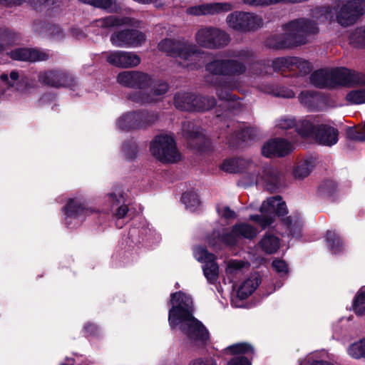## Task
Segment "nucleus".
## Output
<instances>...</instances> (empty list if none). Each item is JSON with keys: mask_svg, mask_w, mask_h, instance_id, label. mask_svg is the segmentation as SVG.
I'll return each mask as SVG.
<instances>
[{"mask_svg": "<svg viewBox=\"0 0 365 365\" xmlns=\"http://www.w3.org/2000/svg\"><path fill=\"white\" fill-rule=\"evenodd\" d=\"M334 9L329 6L317 7L312 11V20L301 18L282 26L283 34L269 36L266 46L274 49L290 48L307 43L319 32L318 24L334 19L343 26L354 24L365 13V0H334Z\"/></svg>", "mask_w": 365, "mask_h": 365, "instance_id": "1", "label": "nucleus"}, {"mask_svg": "<svg viewBox=\"0 0 365 365\" xmlns=\"http://www.w3.org/2000/svg\"><path fill=\"white\" fill-rule=\"evenodd\" d=\"M158 48L170 56L179 58L180 64L184 68L194 70L202 66L204 51L188 41L164 39L159 43Z\"/></svg>", "mask_w": 365, "mask_h": 365, "instance_id": "2", "label": "nucleus"}, {"mask_svg": "<svg viewBox=\"0 0 365 365\" xmlns=\"http://www.w3.org/2000/svg\"><path fill=\"white\" fill-rule=\"evenodd\" d=\"M252 56L250 50L233 51L230 58L214 60L205 66V69L215 76H240L246 72Z\"/></svg>", "mask_w": 365, "mask_h": 365, "instance_id": "3", "label": "nucleus"}, {"mask_svg": "<svg viewBox=\"0 0 365 365\" xmlns=\"http://www.w3.org/2000/svg\"><path fill=\"white\" fill-rule=\"evenodd\" d=\"M298 134L303 138L314 139L319 144L331 146L337 143L339 132L333 126L310 118L302 122L298 127Z\"/></svg>", "mask_w": 365, "mask_h": 365, "instance_id": "4", "label": "nucleus"}, {"mask_svg": "<svg viewBox=\"0 0 365 365\" xmlns=\"http://www.w3.org/2000/svg\"><path fill=\"white\" fill-rule=\"evenodd\" d=\"M205 81L215 87L216 94L218 98L222 102L217 108V116L220 117L224 115V112L220 111V108H226L225 113H236L240 110L242 103L232 93V91L236 88V83L234 81H221L218 77L213 76H207Z\"/></svg>", "mask_w": 365, "mask_h": 365, "instance_id": "5", "label": "nucleus"}, {"mask_svg": "<svg viewBox=\"0 0 365 365\" xmlns=\"http://www.w3.org/2000/svg\"><path fill=\"white\" fill-rule=\"evenodd\" d=\"M150 150L154 158L164 163H175L182 158L173 137L169 135L155 136L150 142Z\"/></svg>", "mask_w": 365, "mask_h": 365, "instance_id": "6", "label": "nucleus"}, {"mask_svg": "<svg viewBox=\"0 0 365 365\" xmlns=\"http://www.w3.org/2000/svg\"><path fill=\"white\" fill-rule=\"evenodd\" d=\"M284 176L279 169L270 165L259 166L255 163V168L252 169L249 185L260 184L270 192L278 190L282 185Z\"/></svg>", "mask_w": 365, "mask_h": 365, "instance_id": "7", "label": "nucleus"}, {"mask_svg": "<svg viewBox=\"0 0 365 365\" xmlns=\"http://www.w3.org/2000/svg\"><path fill=\"white\" fill-rule=\"evenodd\" d=\"M228 27L239 33H249L262 27V17L253 12L235 11L227 15Z\"/></svg>", "mask_w": 365, "mask_h": 365, "instance_id": "8", "label": "nucleus"}, {"mask_svg": "<svg viewBox=\"0 0 365 365\" xmlns=\"http://www.w3.org/2000/svg\"><path fill=\"white\" fill-rule=\"evenodd\" d=\"M261 215H251L250 219L257 222L262 229H265L274 220L276 215L284 216L287 214L285 202L280 196L267 198L260 207Z\"/></svg>", "mask_w": 365, "mask_h": 365, "instance_id": "9", "label": "nucleus"}, {"mask_svg": "<svg viewBox=\"0 0 365 365\" xmlns=\"http://www.w3.org/2000/svg\"><path fill=\"white\" fill-rule=\"evenodd\" d=\"M195 41L201 47L217 49L227 46L230 37L224 30L213 26H205L195 34Z\"/></svg>", "mask_w": 365, "mask_h": 365, "instance_id": "10", "label": "nucleus"}, {"mask_svg": "<svg viewBox=\"0 0 365 365\" xmlns=\"http://www.w3.org/2000/svg\"><path fill=\"white\" fill-rule=\"evenodd\" d=\"M96 212V209L88 207L81 197L71 198L63 208L65 223L70 228L80 225L86 216Z\"/></svg>", "mask_w": 365, "mask_h": 365, "instance_id": "11", "label": "nucleus"}, {"mask_svg": "<svg viewBox=\"0 0 365 365\" xmlns=\"http://www.w3.org/2000/svg\"><path fill=\"white\" fill-rule=\"evenodd\" d=\"M170 303L172 307L169 310L168 319H197L190 296L181 291L173 293Z\"/></svg>", "mask_w": 365, "mask_h": 365, "instance_id": "12", "label": "nucleus"}, {"mask_svg": "<svg viewBox=\"0 0 365 365\" xmlns=\"http://www.w3.org/2000/svg\"><path fill=\"white\" fill-rule=\"evenodd\" d=\"M169 89L167 82L162 80L154 81L150 77V83L143 91L133 92L130 99L140 104L150 103L157 101L160 96L165 94Z\"/></svg>", "mask_w": 365, "mask_h": 365, "instance_id": "13", "label": "nucleus"}, {"mask_svg": "<svg viewBox=\"0 0 365 365\" xmlns=\"http://www.w3.org/2000/svg\"><path fill=\"white\" fill-rule=\"evenodd\" d=\"M146 36L144 33L135 29H123L113 33L110 42L115 47L135 48L145 43Z\"/></svg>", "mask_w": 365, "mask_h": 365, "instance_id": "14", "label": "nucleus"}, {"mask_svg": "<svg viewBox=\"0 0 365 365\" xmlns=\"http://www.w3.org/2000/svg\"><path fill=\"white\" fill-rule=\"evenodd\" d=\"M103 210L110 212L118 220L127 216L128 207L125 203V197L120 188H115L106 195Z\"/></svg>", "mask_w": 365, "mask_h": 365, "instance_id": "15", "label": "nucleus"}, {"mask_svg": "<svg viewBox=\"0 0 365 365\" xmlns=\"http://www.w3.org/2000/svg\"><path fill=\"white\" fill-rule=\"evenodd\" d=\"M171 328L179 327L182 331L192 341L206 342L209 332L201 321H169Z\"/></svg>", "mask_w": 365, "mask_h": 365, "instance_id": "16", "label": "nucleus"}, {"mask_svg": "<svg viewBox=\"0 0 365 365\" xmlns=\"http://www.w3.org/2000/svg\"><path fill=\"white\" fill-rule=\"evenodd\" d=\"M193 254L198 262L203 263V273L207 282L215 284L219 276V267L215 262V256L201 247H196Z\"/></svg>", "mask_w": 365, "mask_h": 365, "instance_id": "17", "label": "nucleus"}, {"mask_svg": "<svg viewBox=\"0 0 365 365\" xmlns=\"http://www.w3.org/2000/svg\"><path fill=\"white\" fill-rule=\"evenodd\" d=\"M38 81L50 86L60 88L68 87L74 90L78 83L76 80L68 73L62 71H48L38 75Z\"/></svg>", "mask_w": 365, "mask_h": 365, "instance_id": "18", "label": "nucleus"}, {"mask_svg": "<svg viewBox=\"0 0 365 365\" xmlns=\"http://www.w3.org/2000/svg\"><path fill=\"white\" fill-rule=\"evenodd\" d=\"M103 55L110 65L117 68H133L138 66L140 63V56L131 51H110L105 52Z\"/></svg>", "mask_w": 365, "mask_h": 365, "instance_id": "19", "label": "nucleus"}, {"mask_svg": "<svg viewBox=\"0 0 365 365\" xmlns=\"http://www.w3.org/2000/svg\"><path fill=\"white\" fill-rule=\"evenodd\" d=\"M116 81L124 87L137 88L143 91L150 83V76L140 71H124L118 74Z\"/></svg>", "mask_w": 365, "mask_h": 365, "instance_id": "20", "label": "nucleus"}, {"mask_svg": "<svg viewBox=\"0 0 365 365\" xmlns=\"http://www.w3.org/2000/svg\"><path fill=\"white\" fill-rule=\"evenodd\" d=\"M332 87L336 85L354 86L365 83V76L362 73L340 68L330 70Z\"/></svg>", "mask_w": 365, "mask_h": 365, "instance_id": "21", "label": "nucleus"}, {"mask_svg": "<svg viewBox=\"0 0 365 365\" xmlns=\"http://www.w3.org/2000/svg\"><path fill=\"white\" fill-rule=\"evenodd\" d=\"M135 23L136 21L130 17L109 16L93 21L90 27L93 29V32L103 35L106 34L109 29L124 25L133 26Z\"/></svg>", "mask_w": 365, "mask_h": 365, "instance_id": "22", "label": "nucleus"}, {"mask_svg": "<svg viewBox=\"0 0 365 365\" xmlns=\"http://www.w3.org/2000/svg\"><path fill=\"white\" fill-rule=\"evenodd\" d=\"M182 131L184 137L187 140V145L200 151L205 150L207 143L205 135L201 132L200 128L196 126L193 122L184 121L182 124Z\"/></svg>", "mask_w": 365, "mask_h": 365, "instance_id": "23", "label": "nucleus"}, {"mask_svg": "<svg viewBox=\"0 0 365 365\" xmlns=\"http://www.w3.org/2000/svg\"><path fill=\"white\" fill-rule=\"evenodd\" d=\"M233 8L230 2L207 3L188 7L186 13L192 16L217 15L232 11Z\"/></svg>", "mask_w": 365, "mask_h": 365, "instance_id": "24", "label": "nucleus"}, {"mask_svg": "<svg viewBox=\"0 0 365 365\" xmlns=\"http://www.w3.org/2000/svg\"><path fill=\"white\" fill-rule=\"evenodd\" d=\"M257 230L247 223H239L234 225L230 232L222 236L221 240L225 244L233 245L239 239H252L257 236Z\"/></svg>", "mask_w": 365, "mask_h": 365, "instance_id": "25", "label": "nucleus"}, {"mask_svg": "<svg viewBox=\"0 0 365 365\" xmlns=\"http://www.w3.org/2000/svg\"><path fill=\"white\" fill-rule=\"evenodd\" d=\"M294 150L293 145L282 138H274L266 142L262 148V153L267 158L283 157Z\"/></svg>", "mask_w": 365, "mask_h": 365, "instance_id": "26", "label": "nucleus"}, {"mask_svg": "<svg viewBox=\"0 0 365 365\" xmlns=\"http://www.w3.org/2000/svg\"><path fill=\"white\" fill-rule=\"evenodd\" d=\"M220 168L230 173L245 172V178L249 180L252 169L255 168V163L244 158L228 159L224 160Z\"/></svg>", "mask_w": 365, "mask_h": 365, "instance_id": "27", "label": "nucleus"}, {"mask_svg": "<svg viewBox=\"0 0 365 365\" xmlns=\"http://www.w3.org/2000/svg\"><path fill=\"white\" fill-rule=\"evenodd\" d=\"M10 56L14 60L28 61H44L48 58V54L45 51L27 48L12 51Z\"/></svg>", "mask_w": 365, "mask_h": 365, "instance_id": "28", "label": "nucleus"}, {"mask_svg": "<svg viewBox=\"0 0 365 365\" xmlns=\"http://www.w3.org/2000/svg\"><path fill=\"white\" fill-rule=\"evenodd\" d=\"M174 103L175 107L181 110L194 111V109H205L204 105L195 103V94L189 92H179L175 95Z\"/></svg>", "mask_w": 365, "mask_h": 365, "instance_id": "29", "label": "nucleus"}, {"mask_svg": "<svg viewBox=\"0 0 365 365\" xmlns=\"http://www.w3.org/2000/svg\"><path fill=\"white\" fill-rule=\"evenodd\" d=\"M19 74L18 72L14 71H11L9 77L7 74H1L0 78L2 81L6 82L10 87H16V89L21 93L28 92L30 88L29 84V79L26 77H21L19 80Z\"/></svg>", "mask_w": 365, "mask_h": 365, "instance_id": "30", "label": "nucleus"}, {"mask_svg": "<svg viewBox=\"0 0 365 365\" xmlns=\"http://www.w3.org/2000/svg\"><path fill=\"white\" fill-rule=\"evenodd\" d=\"M138 118V111L127 112L117 120L116 126L125 131L140 129Z\"/></svg>", "mask_w": 365, "mask_h": 365, "instance_id": "31", "label": "nucleus"}, {"mask_svg": "<svg viewBox=\"0 0 365 365\" xmlns=\"http://www.w3.org/2000/svg\"><path fill=\"white\" fill-rule=\"evenodd\" d=\"M255 136L256 130L254 128L245 127L244 125H240L237 133L230 136L228 143L232 146H237L241 143L248 142L255 139Z\"/></svg>", "mask_w": 365, "mask_h": 365, "instance_id": "32", "label": "nucleus"}, {"mask_svg": "<svg viewBox=\"0 0 365 365\" xmlns=\"http://www.w3.org/2000/svg\"><path fill=\"white\" fill-rule=\"evenodd\" d=\"M299 100L300 103L310 111L318 110L322 103V96L315 91H306L301 92Z\"/></svg>", "mask_w": 365, "mask_h": 365, "instance_id": "33", "label": "nucleus"}, {"mask_svg": "<svg viewBox=\"0 0 365 365\" xmlns=\"http://www.w3.org/2000/svg\"><path fill=\"white\" fill-rule=\"evenodd\" d=\"M129 237L133 242H140L143 241H150L153 239L158 238L156 233L149 226L142 227L140 230L133 227L129 231Z\"/></svg>", "mask_w": 365, "mask_h": 365, "instance_id": "34", "label": "nucleus"}, {"mask_svg": "<svg viewBox=\"0 0 365 365\" xmlns=\"http://www.w3.org/2000/svg\"><path fill=\"white\" fill-rule=\"evenodd\" d=\"M330 70L321 69L313 72L310 76V82L316 87L324 88L332 87Z\"/></svg>", "mask_w": 365, "mask_h": 365, "instance_id": "35", "label": "nucleus"}, {"mask_svg": "<svg viewBox=\"0 0 365 365\" xmlns=\"http://www.w3.org/2000/svg\"><path fill=\"white\" fill-rule=\"evenodd\" d=\"M259 247L266 254L275 253L280 247V242L278 237L267 232L259 242Z\"/></svg>", "mask_w": 365, "mask_h": 365, "instance_id": "36", "label": "nucleus"}, {"mask_svg": "<svg viewBox=\"0 0 365 365\" xmlns=\"http://www.w3.org/2000/svg\"><path fill=\"white\" fill-rule=\"evenodd\" d=\"M259 282L260 279L259 276H251L240 286L237 290V297L242 299H246L254 292Z\"/></svg>", "mask_w": 365, "mask_h": 365, "instance_id": "37", "label": "nucleus"}, {"mask_svg": "<svg viewBox=\"0 0 365 365\" xmlns=\"http://www.w3.org/2000/svg\"><path fill=\"white\" fill-rule=\"evenodd\" d=\"M313 168L314 162L312 159L300 160L293 168V176L295 179L302 180L309 175Z\"/></svg>", "mask_w": 365, "mask_h": 365, "instance_id": "38", "label": "nucleus"}, {"mask_svg": "<svg viewBox=\"0 0 365 365\" xmlns=\"http://www.w3.org/2000/svg\"><path fill=\"white\" fill-rule=\"evenodd\" d=\"M245 267H248V263L243 261H229L226 267V274L230 281L232 282L237 277L241 276L243 274V270Z\"/></svg>", "mask_w": 365, "mask_h": 365, "instance_id": "39", "label": "nucleus"}, {"mask_svg": "<svg viewBox=\"0 0 365 365\" xmlns=\"http://www.w3.org/2000/svg\"><path fill=\"white\" fill-rule=\"evenodd\" d=\"M42 26H44L45 29L48 32V35L51 38L55 40H60L64 37L63 31L57 25H46L41 21H38L34 23V29L38 33H41Z\"/></svg>", "mask_w": 365, "mask_h": 365, "instance_id": "40", "label": "nucleus"}, {"mask_svg": "<svg viewBox=\"0 0 365 365\" xmlns=\"http://www.w3.org/2000/svg\"><path fill=\"white\" fill-rule=\"evenodd\" d=\"M140 129L145 128L155 123L159 118L158 113L147 110H138Z\"/></svg>", "mask_w": 365, "mask_h": 365, "instance_id": "41", "label": "nucleus"}, {"mask_svg": "<svg viewBox=\"0 0 365 365\" xmlns=\"http://www.w3.org/2000/svg\"><path fill=\"white\" fill-rule=\"evenodd\" d=\"M283 223L289 231L288 235H291L295 238H299L301 237L302 222L299 220L298 217H296L293 220L292 217L289 216L285 219H283Z\"/></svg>", "mask_w": 365, "mask_h": 365, "instance_id": "42", "label": "nucleus"}, {"mask_svg": "<svg viewBox=\"0 0 365 365\" xmlns=\"http://www.w3.org/2000/svg\"><path fill=\"white\" fill-rule=\"evenodd\" d=\"M352 310L358 316L365 315V287L356 292L353 300Z\"/></svg>", "mask_w": 365, "mask_h": 365, "instance_id": "43", "label": "nucleus"}, {"mask_svg": "<svg viewBox=\"0 0 365 365\" xmlns=\"http://www.w3.org/2000/svg\"><path fill=\"white\" fill-rule=\"evenodd\" d=\"M327 246L334 254L343 251V245L339 236L334 231H328L326 235Z\"/></svg>", "mask_w": 365, "mask_h": 365, "instance_id": "44", "label": "nucleus"}, {"mask_svg": "<svg viewBox=\"0 0 365 365\" xmlns=\"http://www.w3.org/2000/svg\"><path fill=\"white\" fill-rule=\"evenodd\" d=\"M226 349L233 355L255 354L254 346L248 342L236 343L229 346Z\"/></svg>", "mask_w": 365, "mask_h": 365, "instance_id": "45", "label": "nucleus"}, {"mask_svg": "<svg viewBox=\"0 0 365 365\" xmlns=\"http://www.w3.org/2000/svg\"><path fill=\"white\" fill-rule=\"evenodd\" d=\"M305 119H302L297 122L295 118L292 116H284L277 120L276 127L282 130H288L295 128L298 133V127L301 125L302 122Z\"/></svg>", "mask_w": 365, "mask_h": 365, "instance_id": "46", "label": "nucleus"}, {"mask_svg": "<svg viewBox=\"0 0 365 365\" xmlns=\"http://www.w3.org/2000/svg\"><path fill=\"white\" fill-rule=\"evenodd\" d=\"M348 353L354 359L365 358V337L351 344L348 348Z\"/></svg>", "mask_w": 365, "mask_h": 365, "instance_id": "47", "label": "nucleus"}, {"mask_svg": "<svg viewBox=\"0 0 365 365\" xmlns=\"http://www.w3.org/2000/svg\"><path fill=\"white\" fill-rule=\"evenodd\" d=\"M182 201L186 208L192 212L196 210L200 205L198 195L192 191L185 192L182 196Z\"/></svg>", "mask_w": 365, "mask_h": 365, "instance_id": "48", "label": "nucleus"}, {"mask_svg": "<svg viewBox=\"0 0 365 365\" xmlns=\"http://www.w3.org/2000/svg\"><path fill=\"white\" fill-rule=\"evenodd\" d=\"M19 39V36L14 32L7 29H0V51L4 49L5 46L11 45Z\"/></svg>", "mask_w": 365, "mask_h": 365, "instance_id": "49", "label": "nucleus"}, {"mask_svg": "<svg viewBox=\"0 0 365 365\" xmlns=\"http://www.w3.org/2000/svg\"><path fill=\"white\" fill-rule=\"evenodd\" d=\"M19 39V36L14 32L7 29H0V51L4 49L5 46L11 45Z\"/></svg>", "mask_w": 365, "mask_h": 365, "instance_id": "50", "label": "nucleus"}, {"mask_svg": "<svg viewBox=\"0 0 365 365\" xmlns=\"http://www.w3.org/2000/svg\"><path fill=\"white\" fill-rule=\"evenodd\" d=\"M349 42L351 44L358 46H365V26L355 29L349 34Z\"/></svg>", "mask_w": 365, "mask_h": 365, "instance_id": "51", "label": "nucleus"}, {"mask_svg": "<svg viewBox=\"0 0 365 365\" xmlns=\"http://www.w3.org/2000/svg\"><path fill=\"white\" fill-rule=\"evenodd\" d=\"M346 99L351 104L365 103V88L351 91L346 94Z\"/></svg>", "mask_w": 365, "mask_h": 365, "instance_id": "52", "label": "nucleus"}, {"mask_svg": "<svg viewBox=\"0 0 365 365\" xmlns=\"http://www.w3.org/2000/svg\"><path fill=\"white\" fill-rule=\"evenodd\" d=\"M263 91L267 93H272L277 97H282L287 98H291L295 96V93L292 90L285 87H280L279 88L275 89L272 86H269L267 88L263 89Z\"/></svg>", "mask_w": 365, "mask_h": 365, "instance_id": "53", "label": "nucleus"}, {"mask_svg": "<svg viewBox=\"0 0 365 365\" xmlns=\"http://www.w3.org/2000/svg\"><path fill=\"white\" fill-rule=\"evenodd\" d=\"M289 63L292 66H294L298 68L302 74H307L312 69L311 63L308 61L300 58H290Z\"/></svg>", "mask_w": 365, "mask_h": 365, "instance_id": "54", "label": "nucleus"}, {"mask_svg": "<svg viewBox=\"0 0 365 365\" xmlns=\"http://www.w3.org/2000/svg\"><path fill=\"white\" fill-rule=\"evenodd\" d=\"M195 103L204 105L207 108L205 109H194V111H205L211 109L216 104V100L214 97H204L195 95Z\"/></svg>", "mask_w": 365, "mask_h": 365, "instance_id": "55", "label": "nucleus"}, {"mask_svg": "<svg viewBox=\"0 0 365 365\" xmlns=\"http://www.w3.org/2000/svg\"><path fill=\"white\" fill-rule=\"evenodd\" d=\"M272 265L274 270L278 273L281 277H284L288 275L289 269L285 261L275 259L273 260Z\"/></svg>", "mask_w": 365, "mask_h": 365, "instance_id": "56", "label": "nucleus"}, {"mask_svg": "<svg viewBox=\"0 0 365 365\" xmlns=\"http://www.w3.org/2000/svg\"><path fill=\"white\" fill-rule=\"evenodd\" d=\"M347 135L352 140L365 141V121L358 130L349 128Z\"/></svg>", "mask_w": 365, "mask_h": 365, "instance_id": "57", "label": "nucleus"}, {"mask_svg": "<svg viewBox=\"0 0 365 365\" xmlns=\"http://www.w3.org/2000/svg\"><path fill=\"white\" fill-rule=\"evenodd\" d=\"M123 152L128 159L133 158L138 152L137 145L134 142H129L123 145Z\"/></svg>", "mask_w": 365, "mask_h": 365, "instance_id": "58", "label": "nucleus"}, {"mask_svg": "<svg viewBox=\"0 0 365 365\" xmlns=\"http://www.w3.org/2000/svg\"><path fill=\"white\" fill-rule=\"evenodd\" d=\"M336 189V184L332 180H327L321 184L319 191L322 195H331Z\"/></svg>", "mask_w": 365, "mask_h": 365, "instance_id": "59", "label": "nucleus"}, {"mask_svg": "<svg viewBox=\"0 0 365 365\" xmlns=\"http://www.w3.org/2000/svg\"><path fill=\"white\" fill-rule=\"evenodd\" d=\"M217 210L218 214L225 219H235L236 217L235 212L227 206H218Z\"/></svg>", "mask_w": 365, "mask_h": 365, "instance_id": "60", "label": "nucleus"}, {"mask_svg": "<svg viewBox=\"0 0 365 365\" xmlns=\"http://www.w3.org/2000/svg\"><path fill=\"white\" fill-rule=\"evenodd\" d=\"M289 63V58H277L272 61V66L274 71H279L283 68L287 66Z\"/></svg>", "mask_w": 365, "mask_h": 365, "instance_id": "61", "label": "nucleus"}, {"mask_svg": "<svg viewBox=\"0 0 365 365\" xmlns=\"http://www.w3.org/2000/svg\"><path fill=\"white\" fill-rule=\"evenodd\" d=\"M227 365H252V363L247 356H239L232 358Z\"/></svg>", "mask_w": 365, "mask_h": 365, "instance_id": "62", "label": "nucleus"}, {"mask_svg": "<svg viewBox=\"0 0 365 365\" xmlns=\"http://www.w3.org/2000/svg\"><path fill=\"white\" fill-rule=\"evenodd\" d=\"M83 329L85 333L90 336H95L98 334V327L94 323L92 322L86 323Z\"/></svg>", "mask_w": 365, "mask_h": 365, "instance_id": "63", "label": "nucleus"}, {"mask_svg": "<svg viewBox=\"0 0 365 365\" xmlns=\"http://www.w3.org/2000/svg\"><path fill=\"white\" fill-rule=\"evenodd\" d=\"M188 365H217V364L213 359H207L206 360L197 359L191 361Z\"/></svg>", "mask_w": 365, "mask_h": 365, "instance_id": "64", "label": "nucleus"}]
</instances>
